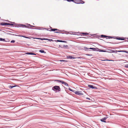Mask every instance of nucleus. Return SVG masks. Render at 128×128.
Masks as SVG:
<instances>
[{
	"label": "nucleus",
	"instance_id": "1",
	"mask_svg": "<svg viewBox=\"0 0 128 128\" xmlns=\"http://www.w3.org/2000/svg\"><path fill=\"white\" fill-rule=\"evenodd\" d=\"M52 89L54 91H59L60 89L59 86H55L52 88Z\"/></svg>",
	"mask_w": 128,
	"mask_h": 128
},
{
	"label": "nucleus",
	"instance_id": "2",
	"mask_svg": "<svg viewBox=\"0 0 128 128\" xmlns=\"http://www.w3.org/2000/svg\"><path fill=\"white\" fill-rule=\"evenodd\" d=\"M74 2L76 4H83L84 2L81 0H74Z\"/></svg>",
	"mask_w": 128,
	"mask_h": 128
},
{
	"label": "nucleus",
	"instance_id": "3",
	"mask_svg": "<svg viewBox=\"0 0 128 128\" xmlns=\"http://www.w3.org/2000/svg\"><path fill=\"white\" fill-rule=\"evenodd\" d=\"M56 81L62 83V84H64L65 86H68V85L67 83L65 82H64L62 80H56Z\"/></svg>",
	"mask_w": 128,
	"mask_h": 128
},
{
	"label": "nucleus",
	"instance_id": "4",
	"mask_svg": "<svg viewBox=\"0 0 128 128\" xmlns=\"http://www.w3.org/2000/svg\"><path fill=\"white\" fill-rule=\"evenodd\" d=\"M0 25L2 26L10 25L13 26L14 24L6 22H2L0 23Z\"/></svg>",
	"mask_w": 128,
	"mask_h": 128
},
{
	"label": "nucleus",
	"instance_id": "5",
	"mask_svg": "<svg viewBox=\"0 0 128 128\" xmlns=\"http://www.w3.org/2000/svg\"><path fill=\"white\" fill-rule=\"evenodd\" d=\"M75 94L78 95H83V94L82 92H80L78 90H77L74 92Z\"/></svg>",
	"mask_w": 128,
	"mask_h": 128
},
{
	"label": "nucleus",
	"instance_id": "6",
	"mask_svg": "<svg viewBox=\"0 0 128 128\" xmlns=\"http://www.w3.org/2000/svg\"><path fill=\"white\" fill-rule=\"evenodd\" d=\"M22 26L23 27L27 28H31L33 27L34 26L31 25H30V24H29L27 25V26H26L25 25H24V24L22 25Z\"/></svg>",
	"mask_w": 128,
	"mask_h": 128
},
{
	"label": "nucleus",
	"instance_id": "7",
	"mask_svg": "<svg viewBox=\"0 0 128 128\" xmlns=\"http://www.w3.org/2000/svg\"><path fill=\"white\" fill-rule=\"evenodd\" d=\"M90 49H92L94 51H98L99 50V49L98 48H89Z\"/></svg>",
	"mask_w": 128,
	"mask_h": 128
},
{
	"label": "nucleus",
	"instance_id": "8",
	"mask_svg": "<svg viewBox=\"0 0 128 128\" xmlns=\"http://www.w3.org/2000/svg\"><path fill=\"white\" fill-rule=\"evenodd\" d=\"M114 52H115V53H116L117 52H126V53H127L128 52H127V51H125V50H118V51H117V50H114Z\"/></svg>",
	"mask_w": 128,
	"mask_h": 128
},
{
	"label": "nucleus",
	"instance_id": "9",
	"mask_svg": "<svg viewBox=\"0 0 128 128\" xmlns=\"http://www.w3.org/2000/svg\"><path fill=\"white\" fill-rule=\"evenodd\" d=\"M107 118L106 117L104 118H102V119H101L100 120L101 121H102V122H106V121H105V120Z\"/></svg>",
	"mask_w": 128,
	"mask_h": 128
},
{
	"label": "nucleus",
	"instance_id": "10",
	"mask_svg": "<svg viewBox=\"0 0 128 128\" xmlns=\"http://www.w3.org/2000/svg\"><path fill=\"white\" fill-rule=\"evenodd\" d=\"M56 30H58V31L57 32H56V33H58V31H59V30H58L57 29L54 28V29H51L50 31H51L54 32Z\"/></svg>",
	"mask_w": 128,
	"mask_h": 128
},
{
	"label": "nucleus",
	"instance_id": "11",
	"mask_svg": "<svg viewBox=\"0 0 128 128\" xmlns=\"http://www.w3.org/2000/svg\"><path fill=\"white\" fill-rule=\"evenodd\" d=\"M88 87L91 88L92 89H94V88H95L92 85H88Z\"/></svg>",
	"mask_w": 128,
	"mask_h": 128
},
{
	"label": "nucleus",
	"instance_id": "12",
	"mask_svg": "<svg viewBox=\"0 0 128 128\" xmlns=\"http://www.w3.org/2000/svg\"><path fill=\"white\" fill-rule=\"evenodd\" d=\"M15 35L16 36H22L23 37L25 38H28V37L26 36H20L17 35Z\"/></svg>",
	"mask_w": 128,
	"mask_h": 128
},
{
	"label": "nucleus",
	"instance_id": "13",
	"mask_svg": "<svg viewBox=\"0 0 128 128\" xmlns=\"http://www.w3.org/2000/svg\"><path fill=\"white\" fill-rule=\"evenodd\" d=\"M102 37H104L105 38H106L107 37H108V38H113L112 37H111V36H105V35H102Z\"/></svg>",
	"mask_w": 128,
	"mask_h": 128
},
{
	"label": "nucleus",
	"instance_id": "14",
	"mask_svg": "<svg viewBox=\"0 0 128 128\" xmlns=\"http://www.w3.org/2000/svg\"><path fill=\"white\" fill-rule=\"evenodd\" d=\"M56 42H66L65 41H63L61 40H56Z\"/></svg>",
	"mask_w": 128,
	"mask_h": 128
},
{
	"label": "nucleus",
	"instance_id": "15",
	"mask_svg": "<svg viewBox=\"0 0 128 128\" xmlns=\"http://www.w3.org/2000/svg\"><path fill=\"white\" fill-rule=\"evenodd\" d=\"M80 34L85 35H88V33L86 32H81L80 33Z\"/></svg>",
	"mask_w": 128,
	"mask_h": 128
},
{
	"label": "nucleus",
	"instance_id": "16",
	"mask_svg": "<svg viewBox=\"0 0 128 128\" xmlns=\"http://www.w3.org/2000/svg\"><path fill=\"white\" fill-rule=\"evenodd\" d=\"M26 54H28L36 55L34 53H32V52H28V53H27Z\"/></svg>",
	"mask_w": 128,
	"mask_h": 128
},
{
	"label": "nucleus",
	"instance_id": "17",
	"mask_svg": "<svg viewBox=\"0 0 128 128\" xmlns=\"http://www.w3.org/2000/svg\"><path fill=\"white\" fill-rule=\"evenodd\" d=\"M116 39L118 40H124V38H116Z\"/></svg>",
	"mask_w": 128,
	"mask_h": 128
},
{
	"label": "nucleus",
	"instance_id": "18",
	"mask_svg": "<svg viewBox=\"0 0 128 128\" xmlns=\"http://www.w3.org/2000/svg\"><path fill=\"white\" fill-rule=\"evenodd\" d=\"M67 58H70V59L72 58H74L72 57V56H68L67 57Z\"/></svg>",
	"mask_w": 128,
	"mask_h": 128
},
{
	"label": "nucleus",
	"instance_id": "19",
	"mask_svg": "<svg viewBox=\"0 0 128 128\" xmlns=\"http://www.w3.org/2000/svg\"><path fill=\"white\" fill-rule=\"evenodd\" d=\"M16 86H10V88L11 89V88H13L14 87H15Z\"/></svg>",
	"mask_w": 128,
	"mask_h": 128
},
{
	"label": "nucleus",
	"instance_id": "20",
	"mask_svg": "<svg viewBox=\"0 0 128 128\" xmlns=\"http://www.w3.org/2000/svg\"><path fill=\"white\" fill-rule=\"evenodd\" d=\"M98 51L100 52H105V51L103 50H100L99 49V50H98Z\"/></svg>",
	"mask_w": 128,
	"mask_h": 128
},
{
	"label": "nucleus",
	"instance_id": "21",
	"mask_svg": "<svg viewBox=\"0 0 128 128\" xmlns=\"http://www.w3.org/2000/svg\"><path fill=\"white\" fill-rule=\"evenodd\" d=\"M124 67L126 68H128V64H126L124 66Z\"/></svg>",
	"mask_w": 128,
	"mask_h": 128
},
{
	"label": "nucleus",
	"instance_id": "22",
	"mask_svg": "<svg viewBox=\"0 0 128 128\" xmlns=\"http://www.w3.org/2000/svg\"><path fill=\"white\" fill-rule=\"evenodd\" d=\"M46 40H48L49 41H53V40L52 39H48L47 38V39H46Z\"/></svg>",
	"mask_w": 128,
	"mask_h": 128
},
{
	"label": "nucleus",
	"instance_id": "23",
	"mask_svg": "<svg viewBox=\"0 0 128 128\" xmlns=\"http://www.w3.org/2000/svg\"><path fill=\"white\" fill-rule=\"evenodd\" d=\"M39 52L41 53H44V51L43 50H40Z\"/></svg>",
	"mask_w": 128,
	"mask_h": 128
},
{
	"label": "nucleus",
	"instance_id": "24",
	"mask_svg": "<svg viewBox=\"0 0 128 128\" xmlns=\"http://www.w3.org/2000/svg\"><path fill=\"white\" fill-rule=\"evenodd\" d=\"M39 39H40L41 40H46V39H47V38H39Z\"/></svg>",
	"mask_w": 128,
	"mask_h": 128
},
{
	"label": "nucleus",
	"instance_id": "25",
	"mask_svg": "<svg viewBox=\"0 0 128 128\" xmlns=\"http://www.w3.org/2000/svg\"><path fill=\"white\" fill-rule=\"evenodd\" d=\"M0 40L1 41H4V39L0 38Z\"/></svg>",
	"mask_w": 128,
	"mask_h": 128
},
{
	"label": "nucleus",
	"instance_id": "26",
	"mask_svg": "<svg viewBox=\"0 0 128 128\" xmlns=\"http://www.w3.org/2000/svg\"><path fill=\"white\" fill-rule=\"evenodd\" d=\"M15 42V41L14 40H12V41H11L10 42L11 43H14Z\"/></svg>",
	"mask_w": 128,
	"mask_h": 128
},
{
	"label": "nucleus",
	"instance_id": "27",
	"mask_svg": "<svg viewBox=\"0 0 128 128\" xmlns=\"http://www.w3.org/2000/svg\"><path fill=\"white\" fill-rule=\"evenodd\" d=\"M67 0L68 2H71V1L73 2H74V0Z\"/></svg>",
	"mask_w": 128,
	"mask_h": 128
},
{
	"label": "nucleus",
	"instance_id": "28",
	"mask_svg": "<svg viewBox=\"0 0 128 128\" xmlns=\"http://www.w3.org/2000/svg\"><path fill=\"white\" fill-rule=\"evenodd\" d=\"M84 49H85L86 50H88V49H89V48H88L87 47H85L84 48Z\"/></svg>",
	"mask_w": 128,
	"mask_h": 128
},
{
	"label": "nucleus",
	"instance_id": "29",
	"mask_svg": "<svg viewBox=\"0 0 128 128\" xmlns=\"http://www.w3.org/2000/svg\"><path fill=\"white\" fill-rule=\"evenodd\" d=\"M69 90H70V91H72V89H71L70 88L69 89Z\"/></svg>",
	"mask_w": 128,
	"mask_h": 128
},
{
	"label": "nucleus",
	"instance_id": "30",
	"mask_svg": "<svg viewBox=\"0 0 128 128\" xmlns=\"http://www.w3.org/2000/svg\"><path fill=\"white\" fill-rule=\"evenodd\" d=\"M86 98L87 99H88V100H90V98Z\"/></svg>",
	"mask_w": 128,
	"mask_h": 128
},
{
	"label": "nucleus",
	"instance_id": "31",
	"mask_svg": "<svg viewBox=\"0 0 128 128\" xmlns=\"http://www.w3.org/2000/svg\"><path fill=\"white\" fill-rule=\"evenodd\" d=\"M64 61V60H62V61Z\"/></svg>",
	"mask_w": 128,
	"mask_h": 128
},
{
	"label": "nucleus",
	"instance_id": "32",
	"mask_svg": "<svg viewBox=\"0 0 128 128\" xmlns=\"http://www.w3.org/2000/svg\"><path fill=\"white\" fill-rule=\"evenodd\" d=\"M1 31V30L0 29V31Z\"/></svg>",
	"mask_w": 128,
	"mask_h": 128
},
{
	"label": "nucleus",
	"instance_id": "33",
	"mask_svg": "<svg viewBox=\"0 0 128 128\" xmlns=\"http://www.w3.org/2000/svg\"><path fill=\"white\" fill-rule=\"evenodd\" d=\"M66 46H66L65 47H66Z\"/></svg>",
	"mask_w": 128,
	"mask_h": 128
}]
</instances>
